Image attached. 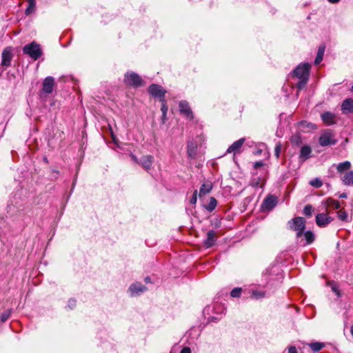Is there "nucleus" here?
Wrapping results in <instances>:
<instances>
[{
  "instance_id": "f257e3e1",
  "label": "nucleus",
  "mask_w": 353,
  "mask_h": 353,
  "mask_svg": "<svg viewBox=\"0 0 353 353\" xmlns=\"http://www.w3.org/2000/svg\"><path fill=\"white\" fill-rule=\"evenodd\" d=\"M23 52L34 60H37L43 54L40 45L35 41L25 45L23 48Z\"/></svg>"
},
{
  "instance_id": "f03ea898",
  "label": "nucleus",
  "mask_w": 353,
  "mask_h": 353,
  "mask_svg": "<svg viewBox=\"0 0 353 353\" xmlns=\"http://www.w3.org/2000/svg\"><path fill=\"white\" fill-rule=\"evenodd\" d=\"M290 229L296 232V237H301L305 228V221L303 217H296L288 221Z\"/></svg>"
},
{
  "instance_id": "7ed1b4c3",
  "label": "nucleus",
  "mask_w": 353,
  "mask_h": 353,
  "mask_svg": "<svg viewBox=\"0 0 353 353\" xmlns=\"http://www.w3.org/2000/svg\"><path fill=\"white\" fill-rule=\"evenodd\" d=\"M335 134L330 129L325 130L319 139L320 145L323 147L335 145L337 140L334 138Z\"/></svg>"
},
{
  "instance_id": "20e7f679",
  "label": "nucleus",
  "mask_w": 353,
  "mask_h": 353,
  "mask_svg": "<svg viewBox=\"0 0 353 353\" xmlns=\"http://www.w3.org/2000/svg\"><path fill=\"white\" fill-rule=\"evenodd\" d=\"M310 67L309 63L299 65L293 71L294 76L299 79H308Z\"/></svg>"
},
{
  "instance_id": "39448f33",
  "label": "nucleus",
  "mask_w": 353,
  "mask_h": 353,
  "mask_svg": "<svg viewBox=\"0 0 353 353\" xmlns=\"http://www.w3.org/2000/svg\"><path fill=\"white\" fill-rule=\"evenodd\" d=\"M278 203V198L272 194L268 195L263 200L261 208L263 211L272 210Z\"/></svg>"
},
{
  "instance_id": "423d86ee",
  "label": "nucleus",
  "mask_w": 353,
  "mask_h": 353,
  "mask_svg": "<svg viewBox=\"0 0 353 353\" xmlns=\"http://www.w3.org/2000/svg\"><path fill=\"white\" fill-rule=\"evenodd\" d=\"M125 82L127 85L139 87L142 84V79L137 74L131 72L125 75Z\"/></svg>"
},
{
  "instance_id": "0eeeda50",
  "label": "nucleus",
  "mask_w": 353,
  "mask_h": 353,
  "mask_svg": "<svg viewBox=\"0 0 353 353\" xmlns=\"http://www.w3.org/2000/svg\"><path fill=\"white\" fill-rule=\"evenodd\" d=\"M149 93L154 97L165 99L166 91L159 85L152 84L148 88Z\"/></svg>"
},
{
  "instance_id": "6e6552de",
  "label": "nucleus",
  "mask_w": 353,
  "mask_h": 353,
  "mask_svg": "<svg viewBox=\"0 0 353 353\" xmlns=\"http://www.w3.org/2000/svg\"><path fill=\"white\" fill-rule=\"evenodd\" d=\"M12 57L11 49L10 48H5L1 54V66L3 68L9 67L11 64Z\"/></svg>"
},
{
  "instance_id": "1a4fd4ad",
  "label": "nucleus",
  "mask_w": 353,
  "mask_h": 353,
  "mask_svg": "<svg viewBox=\"0 0 353 353\" xmlns=\"http://www.w3.org/2000/svg\"><path fill=\"white\" fill-rule=\"evenodd\" d=\"M333 221V218L327 214L320 213L316 216V223L319 227H325Z\"/></svg>"
},
{
  "instance_id": "9d476101",
  "label": "nucleus",
  "mask_w": 353,
  "mask_h": 353,
  "mask_svg": "<svg viewBox=\"0 0 353 353\" xmlns=\"http://www.w3.org/2000/svg\"><path fill=\"white\" fill-rule=\"evenodd\" d=\"M245 141V138H241L236 141H234L227 150L226 153H233L234 154L236 153H240L241 152V148L243 145Z\"/></svg>"
},
{
  "instance_id": "9b49d317",
  "label": "nucleus",
  "mask_w": 353,
  "mask_h": 353,
  "mask_svg": "<svg viewBox=\"0 0 353 353\" xmlns=\"http://www.w3.org/2000/svg\"><path fill=\"white\" fill-rule=\"evenodd\" d=\"M179 105L181 114L190 119L193 118V113L189 106V103L186 101H180Z\"/></svg>"
},
{
  "instance_id": "f8f14e48",
  "label": "nucleus",
  "mask_w": 353,
  "mask_h": 353,
  "mask_svg": "<svg viewBox=\"0 0 353 353\" xmlns=\"http://www.w3.org/2000/svg\"><path fill=\"white\" fill-rule=\"evenodd\" d=\"M147 288L141 283H132L129 288V292L132 296L139 295L141 292L145 291Z\"/></svg>"
},
{
  "instance_id": "ddd939ff",
  "label": "nucleus",
  "mask_w": 353,
  "mask_h": 353,
  "mask_svg": "<svg viewBox=\"0 0 353 353\" xmlns=\"http://www.w3.org/2000/svg\"><path fill=\"white\" fill-rule=\"evenodd\" d=\"M54 86V79L52 77H47L43 83V91L46 94L52 92Z\"/></svg>"
},
{
  "instance_id": "4468645a",
  "label": "nucleus",
  "mask_w": 353,
  "mask_h": 353,
  "mask_svg": "<svg viewBox=\"0 0 353 353\" xmlns=\"http://www.w3.org/2000/svg\"><path fill=\"white\" fill-rule=\"evenodd\" d=\"M216 241V235L214 230H210L207 233V238L204 241V246L207 248H209L213 246L215 244Z\"/></svg>"
},
{
  "instance_id": "2eb2a0df",
  "label": "nucleus",
  "mask_w": 353,
  "mask_h": 353,
  "mask_svg": "<svg viewBox=\"0 0 353 353\" xmlns=\"http://www.w3.org/2000/svg\"><path fill=\"white\" fill-rule=\"evenodd\" d=\"M341 110L343 113L353 112V99L348 98L345 99L341 104Z\"/></svg>"
},
{
  "instance_id": "dca6fc26",
  "label": "nucleus",
  "mask_w": 353,
  "mask_h": 353,
  "mask_svg": "<svg viewBox=\"0 0 353 353\" xmlns=\"http://www.w3.org/2000/svg\"><path fill=\"white\" fill-rule=\"evenodd\" d=\"M343 184L348 186H353V170L348 171L341 175Z\"/></svg>"
},
{
  "instance_id": "f3484780",
  "label": "nucleus",
  "mask_w": 353,
  "mask_h": 353,
  "mask_svg": "<svg viewBox=\"0 0 353 353\" xmlns=\"http://www.w3.org/2000/svg\"><path fill=\"white\" fill-rule=\"evenodd\" d=\"M321 119L327 125L335 123V115L330 112H325L321 114Z\"/></svg>"
},
{
  "instance_id": "a211bd4d",
  "label": "nucleus",
  "mask_w": 353,
  "mask_h": 353,
  "mask_svg": "<svg viewBox=\"0 0 353 353\" xmlns=\"http://www.w3.org/2000/svg\"><path fill=\"white\" fill-rule=\"evenodd\" d=\"M152 163L153 157L151 155H146L141 158L140 163H139V164H141L143 168L148 170L150 169Z\"/></svg>"
},
{
  "instance_id": "6ab92c4d",
  "label": "nucleus",
  "mask_w": 353,
  "mask_h": 353,
  "mask_svg": "<svg viewBox=\"0 0 353 353\" xmlns=\"http://www.w3.org/2000/svg\"><path fill=\"white\" fill-rule=\"evenodd\" d=\"M350 168L351 163L348 161H345L336 165L337 172L339 173L341 175H342L346 172H348Z\"/></svg>"
},
{
  "instance_id": "aec40b11",
  "label": "nucleus",
  "mask_w": 353,
  "mask_h": 353,
  "mask_svg": "<svg viewBox=\"0 0 353 353\" xmlns=\"http://www.w3.org/2000/svg\"><path fill=\"white\" fill-rule=\"evenodd\" d=\"M196 145L193 141L188 142V154L190 158H195L196 154Z\"/></svg>"
},
{
  "instance_id": "412c9836",
  "label": "nucleus",
  "mask_w": 353,
  "mask_h": 353,
  "mask_svg": "<svg viewBox=\"0 0 353 353\" xmlns=\"http://www.w3.org/2000/svg\"><path fill=\"white\" fill-rule=\"evenodd\" d=\"M311 152V148L309 145H304L301 148L300 158L306 160L310 157Z\"/></svg>"
},
{
  "instance_id": "4be33fe9",
  "label": "nucleus",
  "mask_w": 353,
  "mask_h": 353,
  "mask_svg": "<svg viewBox=\"0 0 353 353\" xmlns=\"http://www.w3.org/2000/svg\"><path fill=\"white\" fill-rule=\"evenodd\" d=\"M212 185L210 182L204 183L199 190V196H202L208 193H209L212 190Z\"/></svg>"
},
{
  "instance_id": "5701e85b",
  "label": "nucleus",
  "mask_w": 353,
  "mask_h": 353,
  "mask_svg": "<svg viewBox=\"0 0 353 353\" xmlns=\"http://www.w3.org/2000/svg\"><path fill=\"white\" fill-rule=\"evenodd\" d=\"M325 50V46H320L318 49L317 55L314 60V64L318 65L319 64L321 61L323 60L324 52Z\"/></svg>"
},
{
  "instance_id": "b1692460",
  "label": "nucleus",
  "mask_w": 353,
  "mask_h": 353,
  "mask_svg": "<svg viewBox=\"0 0 353 353\" xmlns=\"http://www.w3.org/2000/svg\"><path fill=\"white\" fill-rule=\"evenodd\" d=\"M28 6L26 10V15H29L34 11L36 7V0H28Z\"/></svg>"
},
{
  "instance_id": "393cba45",
  "label": "nucleus",
  "mask_w": 353,
  "mask_h": 353,
  "mask_svg": "<svg viewBox=\"0 0 353 353\" xmlns=\"http://www.w3.org/2000/svg\"><path fill=\"white\" fill-rule=\"evenodd\" d=\"M326 205L328 207L333 208L334 209H336V210L339 209L341 207L340 203L338 201L334 200L332 198H329L327 199Z\"/></svg>"
},
{
  "instance_id": "a878e982",
  "label": "nucleus",
  "mask_w": 353,
  "mask_h": 353,
  "mask_svg": "<svg viewBox=\"0 0 353 353\" xmlns=\"http://www.w3.org/2000/svg\"><path fill=\"white\" fill-rule=\"evenodd\" d=\"M310 348L314 352H317L320 351L324 347V344L319 342L310 343L309 344Z\"/></svg>"
},
{
  "instance_id": "bb28decb",
  "label": "nucleus",
  "mask_w": 353,
  "mask_h": 353,
  "mask_svg": "<svg viewBox=\"0 0 353 353\" xmlns=\"http://www.w3.org/2000/svg\"><path fill=\"white\" fill-rule=\"evenodd\" d=\"M306 240V244H311L314 241V234L310 231H307L304 234Z\"/></svg>"
},
{
  "instance_id": "cd10ccee",
  "label": "nucleus",
  "mask_w": 353,
  "mask_h": 353,
  "mask_svg": "<svg viewBox=\"0 0 353 353\" xmlns=\"http://www.w3.org/2000/svg\"><path fill=\"white\" fill-rule=\"evenodd\" d=\"M265 294L263 291L252 290L251 297L254 299H261L265 297Z\"/></svg>"
},
{
  "instance_id": "c85d7f7f",
  "label": "nucleus",
  "mask_w": 353,
  "mask_h": 353,
  "mask_svg": "<svg viewBox=\"0 0 353 353\" xmlns=\"http://www.w3.org/2000/svg\"><path fill=\"white\" fill-rule=\"evenodd\" d=\"M216 203H217L216 200L214 197H211L210 199L209 203L206 206V209L209 212L213 211L216 206Z\"/></svg>"
},
{
  "instance_id": "c756f323",
  "label": "nucleus",
  "mask_w": 353,
  "mask_h": 353,
  "mask_svg": "<svg viewBox=\"0 0 353 353\" xmlns=\"http://www.w3.org/2000/svg\"><path fill=\"white\" fill-rule=\"evenodd\" d=\"M261 179L259 176L252 177L250 180V185L253 188H258L261 185Z\"/></svg>"
},
{
  "instance_id": "7c9ffc66",
  "label": "nucleus",
  "mask_w": 353,
  "mask_h": 353,
  "mask_svg": "<svg viewBox=\"0 0 353 353\" xmlns=\"http://www.w3.org/2000/svg\"><path fill=\"white\" fill-rule=\"evenodd\" d=\"M337 216L339 217V219L341 221H345L347 220V218H348V214L346 212L345 210H339L338 212H337Z\"/></svg>"
},
{
  "instance_id": "2f4dec72",
  "label": "nucleus",
  "mask_w": 353,
  "mask_h": 353,
  "mask_svg": "<svg viewBox=\"0 0 353 353\" xmlns=\"http://www.w3.org/2000/svg\"><path fill=\"white\" fill-rule=\"evenodd\" d=\"M310 184L316 188H321L323 185V183H322L321 180L318 178H315V179L311 180L310 181Z\"/></svg>"
},
{
  "instance_id": "473e14b6",
  "label": "nucleus",
  "mask_w": 353,
  "mask_h": 353,
  "mask_svg": "<svg viewBox=\"0 0 353 353\" xmlns=\"http://www.w3.org/2000/svg\"><path fill=\"white\" fill-rule=\"evenodd\" d=\"M11 312H12L11 310H8L3 312L1 314V321L2 322L6 321L10 318Z\"/></svg>"
},
{
  "instance_id": "72a5a7b5",
  "label": "nucleus",
  "mask_w": 353,
  "mask_h": 353,
  "mask_svg": "<svg viewBox=\"0 0 353 353\" xmlns=\"http://www.w3.org/2000/svg\"><path fill=\"white\" fill-rule=\"evenodd\" d=\"M241 288H234L231 292H230V295L232 297H234V298H236V297H239L241 294Z\"/></svg>"
},
{
  "instance_id": "f704fd0d",
  "label": "nucleus",
  "mask_w": 353,
  "mask_h": 353,
  "mask_svg": "<svg viewBox=\"0 0 353 353\" xmlns=\"http://www.w3.org/2000/svg\"><path fill=\"white\" fill-rule=\"evenodd\" d=\"M161 102L162 103L161 110L162 112V114H164V116H166L168 108L166 104L165 99H161Z\"/></svg>"
},
{
  "instance_id": "c9c22d12",
  "label": "nucleus",
  "mask_w": 353,
  "mask_h": 353,
  "mask_svg": "<svg viewBox=\"0 0 353 353\" xmlns=\"http://www.w3.org/2000/svg\"><path fill=\"white\" fill-rule=\"evenodd\" d=\"M308 79H299V81L296 84L299 90H302L307 82Z\"/></svg>"
},
{
  "instance_id": "e433bc0d",
  "label": "nucleus",
  "mask_w": 353,
  "mask_h": 353,
  "mask_svg": "<svg viewBox=\"0 0 353 353\" xmlns=\"http://www.w3.org/2000/svg\"><path fill=\"white\" fill-rule=\"evenodd\" d=\"M312 212V207L310 205H307L303 209V213L306 216H311Z\"/></svg>"
},
{
  "instance_id": "4c0bfd02",
  "label": "nucleus",
  "mask_w": 353,
  "mask_h": 353,
  "mask_svg": "<svg viewBox=\"0 0 353 353\" xmlns=\"http://www.w3.org/2000/svg\"><path fill=\"white\" fill-rule=\"evenodd\" d=\"M281 150V145L280 143H277L274 148V154L277 159L279 158L280 152Z\"/></svg>"
},
{
  "instance_id": "58836bf2",
  "label": "nucleus",
  "mask_w": 353,
  "mask_h": 353,
  "mask_svg": "<svg viewBox=\"0 0 353 353\" xmlns=\"http://www.w3.org/2000/svg\"><path fill=\"white\" fill-rule=\"evenodd\" d=\"M196 194H197V191H196V190H195V191L194 192V193H193V195L192 196V197H191V199H190V203H191V204L194 205V204L196 203V200H197V199H196Z\"/></svg>"
},
{
  "instance_id": "ea45409f",
  "label": "nucleus",
  "mask_w": 353,
  "mask_h": 353,
  "mask_svg": "<svg viewBox=\"0 0 353 353\" xmlns=\"http://www.w3.org/2000/svg\"><path fill=\"white\" fill-rule=\"evenodd\" d=\"M76 305V301L74 299H70L68 301V307L70 309H73Z\"/></svg>"
},
{
  "instance_id": "a19ab883",
  "label": "nucleus",
  "mask_w": 353,
  "mask_h": 353,
  "mask_svg": "<svg viewBox=\"0 0 353 353\" xmlns=\"http://www.w3.org/2000/svg\"><path fill=\"white\" fill-rule=\"evenodd\" d=\"M263 165V161H256L254 164V168L256 169V168H260V167H261Z\"/></svg>"
},
{
  "instance_id": "79ce46f5",
  "label": "nucleus",
  "mask_w": 353,
  "mask_h": 353,
  "mask_svg": "<svg viewBox=\"0 0 353 353\" xmlns=\"http://www.w3.org/2000/svg\"><path fill=\"white\" fill-rule=\"evenodd\" d=\"M180 353H191V349L189 347H183Z\"/></svg>"
},
{
  "instance_id": "37998d69",
  "label": "nucleus",
  "mask_w": 353,
  "mask_h": 353,
  "mask_svg": "<svg viewBox=\"0 0 353 353\" xmlns=\"http://www.w3.org/2000/svg\"><path fill=\"white\" fill-rule=\"evenodd\" d=\"M288 353H298L296 348L294 346L289 347Z\"/></svg>"
},
{
  "instance_id": "c03bdc74",
  "label": "nucleus",
  "mask_w": 353,
  "mask_h": 353,
  "mask_svg": "<svg viewBox=\"0 0 353 353\" xmlns=\"http://www.w3.org/2000/svg\"><path fill=\"white\" fill-rule=\"evenodd\" d=\"M347 194L345 192H343L339 195V198H341V199H345V198H347Z\"/></svg>"
},
{
  "instance_id": "a18cd8bd",
  "label": "nucleus",
  "mask_w": 353,
  "mask_h": 353,
  "mask_svg": "<svg viewBox=\"0 0 353 353\" xmlns=\"http://www.w3.org/2000/svg\"><path fill=\"white\" fill-rule=\"evenodd\" d=\"M132 159L135 161L137 162V163H140V161H138V159L134 156V155H132L131 156Z\"/></svg>"
},
{
  "instance_id": "49530a36",
  "label": "nucleus",
  "mask_w": 353,
  "mask_h": 353,
  "mask_svg": "<svg viewBox=\"0 0 353 353\" xmlns=\"http://www.w3.org/2000/svg\"><path fill=\"white\" fill-rule=\"evenodd\" d=\"M330 3H338L340 0H327Z\"/></svg>"
},
{
  "instance_id": "de8ad7c7",
  "label": "nucleus",
  "mask_w": 353,
  "mask_h": 353,
  "mask_svg": "<svg viewBox=\"0 0 353 353\" xmlns=\"http://www.w3.org/2000/svg\"><path fill=\"white\" fill-rule=\"evenodd\" d=\"M292 142H294V143H298V138H296V137H292Z\"/></svg>"
},
{
  "instance_id": "09e8293b",
  "label": "nucleus",
  "mask_w": 353,
  "mask_h": 353,
  "mask_svg": "<svg viewBox=\"0 0 353 353\" xmlns=\"http://www.w3.org/2000/svg\"><path fill=\"white\" fill-rule=\"evenodd\" d=\"M145 281L146 283H150L151 282V279H150V278L149 276H147V277L145 278Z\"/></svg>"
},
{
  "instance_id": "8fccbe9b",
  "label": "nucleus",
  "mask_w": 353,
  "mask_h": 353,
  "mask_svg": "<svg viewBox=\"0 0 353 353\" xmlns=\"http://www.w3.org/2000/svg\"><path fill=\"white\" fill-rule=\"evenodd\" d=\"M166 119V116L162 114V123H164Z\"/></svg>"
},
{
  "instance_id": "3c124183",
  "label": "nucleus",
  "mask_w": 353,
  "mask_h": 353,
  "mask_svg": "<svg viewBox=\"0 0 353 353\" xmlns=\"http://www.w3.org/2000/svg\"><path fill=\"white\" fill-rule=\"evenodd\" d=\"M350 332H351V334H352V335L353 336V325H352L351 327H350Z\"/></svg>"
},
{
  "instance_id": "603ef678",
  "label": "nucleus",
  "mask_w": 353,
  "mask_h": 353,
  "mask_svg": "<svg viewBox=\"0 0 353 353\" xmlns=\"http://www.w3.org/2000/svg\"><path fill=\"white\" fill-rule=\"evenodd\" d=\"M212 321H217V319H216V318H215V317H212Z\"/></svg>"
},
{
  "instance_id": "864d4df0",
  "label": "nucleus",
  "mask_w": 353,
  "mask_h": 353,
  "mask_svg": "<svg viewBox=\"0 0 353 353\" xmlns=\"http://www.w3.org/2000/svg\"><path fill=\"white\" fill-rule=\"evenodd\" d=\"M310 125L312 127H314V125H313L312 123H310Z\"/></svg>"
},
{
  "instance_id": "5fc2aeb1",
  "label": "nucleus",
  "mask_w": 353,
  "mask_h": 353,
  "mask_svg": "<svg viewBox=\"0 0 353 353\" xmlns=\"http://www.w3.org/2000/svg\"><path fill=\"white\" fill-rule=\"evenodd\" d=\"M352 91H353V85L352 86V89H351Z\"/></svg>"
},
{
  "instance_id": "6e6d98bb",
  "label": "nucleus",
  "mask_w": 353,
  "mask_h": 353,
  "mask_svg": "<svg viewBox=\"0 0 353 353\" xmlns=\"http://www.w3.org/2000/svg\"><path fill=\"white\" fill-rule=\"evenodd\" d=\"M170 353H172V352Z\"/></svg>"
}]
</instances>
